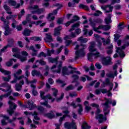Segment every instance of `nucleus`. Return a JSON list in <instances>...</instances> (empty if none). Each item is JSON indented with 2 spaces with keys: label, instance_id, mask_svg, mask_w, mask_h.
<instances>
[{
  "label": "nucleus",
  "instance_id": "f257e3e1",
  "mask_svg": "<svg viewBox=\"0 0 129 129\" xmlns=\"http://www.w3.org/2000/svg\"><path fill=\"white\" fill-rule=\"evenodd\" d=\"M78 41L81 43V45L77 44L75 50H77L75 52L76 56L75 59L77 60L80 57H84L85 56V52H84V49L86 48L85 44H82V43H85L88 42V39L87 38H83V37L81 36L78 38Z\"/></svg>",
  "mask_w": 129,
  "mask_h": 129
},
{
  "label": "nucleus",
  "instance_id": "f03ea898",
  "mask_svg": "<svg viewBox=\"0 0 129 129\" xmlns=\"http://www.w3.org/2000/svg\"><path fill=\"white\" fill-rule=\"evenodd\" d=\"M105 101L104 103L102 104V105L103 106L104 114H105V115H106L108 114V113H109L110 111V107L109 105L108 104H111V103H112V102L111 101V100L109 99L105 98Z\"/></svg>",
  "mask_w": 129,
  "mask_h": 129
},
{
  "label": "nucleus",
  "instance_id": "7ed1b4c3",
  "mask_svg": "<svg viewBox=\"0 0 129 129\" xmlns=\"http://www.w3.org/2000/svg\"><path fill=\"white\" fill-rule=\"evenodd\" d=\"M8 104L9 105V109H8L7 111L8 113H9V115H13V114L15 112V110H16V108L18 107V105L16 104L15 103L13 102L11 100H10L8 102Z\"/></svg>",
  "mask_w": 129,
  "mask_h": 129
},
{
  "label": "nucleus",
  "instance_id": "20e7f679",
  "mask_svg": "<svg viewBox=\"0 0 129 129\" xmlns=\"http://www.w3.org/2000/svg\"><path fill=\"white\" fill-rule=\"evenodd\" d=\"M110 29V26L101 24L99 25L98 27H97L96 32H97V33H99V34H100L101 33V31H99L98 30H103V31H108V30H109Z\"/></svg>",
  "mask_w": 129,
  "mask_h": 129
},
{
  "label": "nucleus",
  "instance_id": "39448f33",
  "mask_svg": "<svg viewBox=\"0 0 129 129\" xmlns=\"http://www.w3.org/2000/svg\"><path fill=\"white\" fill-rule=\"evenodd\" d=\"M124 49H125V45H123L121 47H116V53H118L120 57L122 58L125 56V54H124V52H123V50H124Z\"/></svg>",
  "mask_w": 129,
  "mask_h": 129
},
{
  "label": "nucleus",
  "instance_id": "423d86ee",
  "mask_svg": "<svg viewBox=\"0 0 129 129\" xmlns=\"http://www.w3.org/2000/svg\"><path fill=\"white\" fill-rule=\"evenodd\" d=\"M8 42V44L1 50V52H5V50L7 49L9 47H14V45H15V40L14 39L9 38Z\"/></svg>",
  "mask_w": 129,
  "mask_h": 129
},
{
  "label": "nucleus",
  "instance_id": "0eeeda50",
  "mask_svg": "<svg viewBox=\"0 0 129 129\" xmlns=\"http://www.w3.org/2000/svg\"><path fill=\"white\" fill-rule=\"evenodd\" d=\"M59 10V8H58L57 10H54L53 11L52 13H49L48 15V16L47 17V19L48 21L49 22H51V21H54L55 20V17L52 16H56L57 14H58V10Z\"/></svg>",
  "mask_w": 129,
  "mask_h": 129
},
{
  "label": "nucleus",
  "instance_id": "6e6552de",
  "mask_svg": "<svg viewBox=\"0 0 129 129\" xmlns=\"http://www.w3.org/2000/svg\"><path fill=\"white\" fill-rule=\"evenodd\" d=\"M27 104V105H24V107L29 108L30 110H33L37 107V106L35 104H34V102L33 101H28Z\"/></svg>",
  "mask_w": 129,
  "mask_h": 129
},
{
  "label": "nucleus",
  "instance_id": "1a4fd4ad",
  "mask_svg": "<svg viewBox=\"0 0 129 129\" xmlns=\"http://www.w3.org/2000/svg\"><path fill=\"white\" fill-rule=\"evenodd\" d=\"M102 10L105 11L106 13H111L112 10H113V6H111V5H106V6H102L101 7Z\"/></svg>",
  "mask_w": 129,
  "mask_h": 129
},
{
  "label": "nucleus",
  "instance_id": "9d476101",
  "mask_svg": "<svg viewBox=\"0 0 129 129\" xmlns=\"http://www.w3.org/2000/svg\"><path fill=\"white\" fill-rule=\"evenodd\" d=\"M102 63L103 65H110L111 62V58L110 57H104L102 59Z\"/></svg>",
  "mask_w": 129,
  "mask_h": 129
},
{
  "label": "nucleus",
  "instance_id": "9b49d317",
  "mask_svg": "<svg viewBox=\"0 0 129 129\" xmlns=\"http://www.w3.org/2000/svg\"><path fill=\"white\" fill-rule=\"evenodd\" d=\"M4 28L5 30L4 32V35L5 36H8V35L11 34L12 32V29L10 28V24H7L6 25H4Z\"/></svg>",
  "mask_w": 129,
  "mask_h": 129
},
{
  "label": "nucleus",
  "instance_id": "f8f14e48",
  "mask_svg": "<svg viewBox=\"0 0 129 129\" xmlns=\"http://www.w3.org/2000/svg\"><path fill=\"white\" fill-rule=\"evenodd\" d=\"M89 50L91 53H93V52L97 51V49L95 48V42H94V41L90 42Z\"/></svg>",
  "mask_w": 129,
  "mask_h": 129
},
{
  "label": "nucleus",
  "instance_id": "ddd939ff",
  "mask_svg": "<svg viewBox=\"0 0 129 129\" xmlns=\"http://www.w3.org/2000/svg\"><path fill=\"white\" fill-rule=\"evenodd\" d=\"M95 119H97L99 123H102L104 120H106V119H105L103 117V115L102 114H99L96 115Z\"/></svg>",
  "mask_w": 129,
  "mask_h": 129
},
{
  "label": "nucleus",
  "instance_id": "4468645a",
  "mask_svg": "<svg viewBox=\"0 0 129 129\" xmlns=\"http://www.w3.org/2000/svg\"><path fill=\"white\" fill-rule=\"evenodd\" d=\"M31 74L32 76H38V77H40L41 79L44 80V76H43V75L41 74V73L38 71L36 70H33L32 71Z\"/></svg>",
  "mask_w": 129,
  "mask_h": 129
},
{
  "label": "nucleus",
  "instance_id": "2eb2a0df",
  "mask_svg": "<svg viewBox=\"0 0 129 129\" xmlns=\"http://www.w3.org/2000/svg\"><path fill=\"white\" fill-rule=\"evenodd\" d=\"M13 56L16 58H18V59H20L21 62H25V61H27V56H24L20 55V54H13Z\"/></svg>",
  "mask_w": 129,
  "mask_h": 129
},
{
  "label": "nucleus",
  "instance_id": "dca6fc26",
  "mask_svg": "<svg viewBox=\"0 0 129 129\" xmlns=\"http://www.w3.org/2000/svg\"><path fill=\"white\" fill-rule=\"evenodd\" d=\"M44 41L48 43L53 42V37H52V35H51L50 33L46 34V37L44 38Z\"/></svg>",
  "mask_w": 129,
  "mask_h": 129
},
{
  "label": "nucleus",
  "instance_id": "f3484780",
  "mask_svg": "<svg viewBox=\"0 0 129 129\" xmlns=\"http://www.w3.org/2000/svg\"><path fill=\"white\" fill-rule=\"evenodd\" d=\"M76 37V33L75 32H71L69 35H67L64 38V40H70Z\"/></svg>",
  "mask_w": 129,
  "mask_h": 129
},
{
  "label": "nucleus",
  "instance_id": "a211bd4d",
  "mask_svg": "<svg viewBox=\"0 0 129 129\" xmlns=\"http://www.w3.org/2000/svg\"><path fill=\"white\" fill-rule=\"evenodd\" d=\"M62 30V26H58L56 27L54 30V36H59L60 35V31Z\"/></svg>",
  "mask_w": 129,
  "mask_h": 129
},
{
  "label": "nucleus",
  "instance_id": "6ab92c4d",
  "mask_svg": "<svg viewBox=\"0 0 129 129\" xmlns=\"http://www.w3.org/2000/svg\"><path fill=\"white\" fill-rule=\"evenodd\" d=\"M4 8L6 11L7 14H8V15H12L13 14V12H12L11 8H10V7H9V6H8L7 5H5L4 6Z\"/></svg>",
  "mask_w": 129,
  "mask_h": 129
},
{
  "label": "nucleus",
  "instance_id": "aec40b11",
  "mask_svg": "<svg viewBox=\"0 0 129 129\" xmlns=\"http://www.w3.org/2000/svg\"><path fill=\"white\" fill-rule=\"evenodd\" d=\"M89 22H90V25L91 26V27L93 28V30H94V31L95 32H96V29L97 28V27H95V26H96V22H94L92 21V19L90 18L89 20Z\"/></svg>",
  "mask_w": 129,
  "mask_h": 129
},
{
  "label": "nucleus",
  "instance_id": "412c9836",
  "mask_svg": "<svg viewBox=\"0 0 129 129\" xmlns=\"http://www.w3.org/2000/svg\"><path fill=\"white\" fill-rule=\"evenodd\" d=\"M62 73L63 76H65V75H70L69 70H68V68H67L66 67H64L63 68H62Z\"/></svg>",
  "mask_w": 129,
  "mask_h": 129
},
{
  "label": "nucleus",
  "instance_id": "4be33fe9",
  "mask_svg": "<svg viewBox=\"0 0 129 129\" xmlns=\"http://www.w3.org/2000/svg\"><path fill=\"white\" fill-rule=\"evenodd\" d=\"M45 115L46 117L50 118V119H52V118H54V117H55V113H54V112L52 111L49 113L45 114Z\"/></svg>",
  "mask_w": 129,
  "mask_h": 129
},
{
  "label": "nucleus",
  "instance_id": "5701e85b",
  "mask_svg": "<svg viewBox=\"0 0 129 129\" xmlns=\"http://www.w3.org/2000/svg\"><path fill=\"white\" fill-rule=\"evenodd\" d=\"M80 26V22H78L76 24H74L72 26V28L71 29L69 30V32H72V31H74L75 30V28H78Z\"/></svg>",
  "mask_w": 129,
  "mask_h": 129
},
{
  "label": "nucleus",
  "instance_id": "b1692460",
  "mask_svg": "<svg viewBox=\"0 0 129 129\" xmlns=\"http://www.w3.org/2000/svg\"><path fill=\"white\" fill-rule=\"evenodd\" d=\"M31 33H32V30L28 29H25L23 32L22 34L24 35V36H29L31 35Z\"/></svg>",
  "mask_w": 129,
  "mask_h": 129
},
{
  "label": "nucleus",
  "instance_id": "393cba45",
  "mask_svg": "<svg viewBox=\"0 0 129 129\" xmlns=\"http://www.w3.org/2000/svg\"><path fill=\"white\" fill-rule=\"evenodd\" d=\"M63 62L62 61H59L58 62V65L57 66V69L54 71V72H56L57 73H60L61 72V68H62V64Z\"/></svg>",
  "mask_w": 129,
  "mask_h": 129
},
{
  "label": "nucleus",
  "instance_id": "a878e982",
  "mask_svg": "<svg viewBox=\"0 0 129 129\" xmlns=\"http://www.w3.org/2000/svg\"><path fill=\"white\" fill-rule=\"evenodd\" d=\"M58 59H59V57H56L54 58H53L52 57L48 58V60L49 62H50V63H57Z\"/></svg>",
  "mask_w": 129,
  "mask_h": 129
},
{
  "label": "nucleus",
  "instance_id": "bb28decb",
  "mask_svg": "<svg viewBox=\"0 0 129 129\" xmlns=\"http://www.w3.org/2000/svg\"><path fill=\"white\" fill-rule=\"evenodd\" d=\"M24 78H25L26 81V83L27 84H34L35 83H37V79H34L32 81H29V80L28 79V78L25 77Z\"/></svg>",
  "mask_w": 129,
  "mask_h": 129
},
{
  "label": "nucleus",
  "instance_id": "cd10ccee",
  "mask_svg": "<svg viewBox=\"0 0 129 129\" xmlns=\"http://www.w3.org/2000/svg\"><path fill=\"white\" fill-rule=\"evenodd\" d=\"M30 40H32V41H35V42H41V41H42L41 37L38 36L31 37L30 38Z\"/></svg>",
  "mask_w": 129,
  "mask_h": 129
},
{
  "label": "nucleus",
  "instance_id": "c85d7f7f",
  "mask_svg": "<svg viewBox=\"0 0 129 129\" xmlns=\"http://www.w3.org/2000/svg\"><path fill=\"white\" fill-rule=\"evenodd\" d=\"M1 87H6L7 89L10 90L11 88H12V86L8 84V83H2L0 85Z\"/></svg>",
  "mask_w": 129,
  "mask_h": 129
},
{
  "label": "nucleus",
  "instance_id": "c756f323",
  "mask_svg": "<svg viewBox=\"0 0 129 129\" xmlns=\"http://www.w3.org/2000/svg\"><path fill=\"white\" fill-rule=\"evenodd\" d=\"M105 21L107 25H108V24H110V23H111V15H108V17L105 18Z\"/></svg>",
  "mask_w": 129,
  "mask_h": 129
},
{
  "label": "nucleus",
  "instance_id": "7c9ffc66",
  "mask_svg": "<svg viewBox=\"0 0 129 129\" xmlns=\"http://www.w3.org/2000/svg\"><path fill=\"white\" fill-rule=\"evenodd\" d=\"M40 104L41 105H44V106H46L47 108H51V105L49 104L48 100L45 101L44 102H41Z\"/></svg>",
  "mask_w": 129,
  "mask_h": 129
},
{
  "label": "nucleus",
  "instance_id": "2f4dec72",
  "mask_svg": "<svg viewBox=\"0 0 129 129\" xmlns=\"http://www.w3.org/2000/svg\"><path fill=\"white\" fill-rule=\"evenodd\" d=\"M9 15H10L7 16L6 17V20H7V21L12 20V19H13V20H15V19H16L17 18V15H13L12 14H9Z\"/></svg>",
  "mask_w": 129,
  "mask_h": 129
},
{
  "label": "nucleus",
  "instance_id": "473e14b6",
  "mask_svg": "<svg viewBox=\"0 0 129 129\" xmlns=\"http://www.w3.org/2000/svg\"><path fill=\"white\" fill-rule=\"evenodd\" d=\"M15 79L14 80V81H12L11 82V83H16L17 81L18 80H21V79H23V78H25V76H21L17 78H15Z\"/></svg>",
  "mask_w": 129,
  "mask_h": 129
},
{
  "label": "nucleus",
  "instance_id": "72a5a7b5",
  "mask_svg": "<svg viewBox=\"0 0 129 129\" xmlns=\"http://www.w3.org/2000/svg\"><path fill=\"white\" fill-rule=\"evenodd\" d=\"M106 75L107 77H109L110 78H114V76H117L114 74V70H113L112 72H110L109 74H107Z\"/></svg>",
  "mask_w": 129,
  "mask_h": 129
},
{
  "label": "nucleus",
  "instance_id": "f704fd0d",
  "mask_svg": "<svg viewBox=\"0 0 129 129\" xmlns=\"http://www.w3.org/2000/svg\"><path fill=\"white\" fill-rule=\"evenodd\" d=\"M23 73V71L21 69H19L17 72L14 74L15 78H18L19 77V75H21L22 73Z\"/></svg>",
  "mask_w": 129,
  "mask_h": 129
},
{
  "label": "nucleus",
  "instance_id": "c9c22d12",
  "mask_svg": "<svg viewBox=\"0 0 129 129\" xmlns=\"http://www.w3.org/2000/svg\"><path fill=\"white\" fill-rule=\"evenodd\" d=\"M91 126L88 125L87 122H84L82 125V128L83 129H89Z\"/></svg>",
  "mask_w": 129,
  "mask_h": 129
},
{
  "label": "nucleus",
  "instance_id": "e433bc0d",
  "mask_svg": "<svg viewBox=\"0 0 129 129\" xmlns=\"http://www.w3.org/2000/svg\"><path fill=\"white\" fill-rule=\"evenodd\" d=\"M0 71L2 73H4L5 75H10L12 73L10 71H8L7 70H5L4 69L0 68Z\"/></svg>",
  "mask_w": 129,
  "mask_h": 129
},
{
  "label": "nucleus",
  "instance_id": "4c0bfd02",
  "mask_svg": "<svg viewBox=\"0 0 129 129\" xmlns=\"http://www.w3.org/2000/svg\"><path fill=\"white\" fill-rule=\"evenodd\" d=\"M39 62V64H40V65H42L43 66L46 65V64H47V62H46V61H44L43 60V59H40V60H37L36 61L35 63H38Z\"/></svg>",
  "mask_w": 129,
  "mask_h": 129
},
{
  "label": "nucleus",
  "instance_id": "58836bf2",
  "mask_svg": "<svg viewBox=\"0 0 129 129\" xmlns=\"http://www.w3.org/2000/svg\"><path fill=\"white\" fill-rule=\"evenodd\" d=\"M79 8L80 9H84V10H86V11H89V8H88L86 5H84L83 4H80Z\"/></svg>",
  "mask_w": 129,
  "mask_h": 129
},
{
  "label": "nucleus",
  "instance_id": "ea45409f",
  "mask_svg": "<svg viewBox=\"0 0 129 129\" xmlns=\"http://www.w3.org/2000/svg\"><path fill=\"white\" fill-rule=\"evenodd\" d=\"M75 88V87H74V86L72 85H70L66 88L65 90L66 91H69L70 90H73V89H74Z\"/></svg>",
  "mask_w": 129,
  "mask_h": 129
},
{
  "label": "nucleus",
  "instance_id": "a19ab883",
  "mask_svg": "<svg viewBox=\"0 0 129 129\" xmlns=\"http://www.w3.org/2000/svg\"><path fill=\"white\" fill-rule=\"evenodd\" d=\"M22 86L20 84H16L15 85V89L17 91H21Z\"/></svg>",
  "mask_w": 129,
  "mask_h": 129
},
{
  "label": "nucleus",
  "instance_id": "79ce46f5",
  "mask_svg": "<svg viewBox=\"0 0 129 129\" xmlns=\"http://www.w3.org/2000/svg\"><path fill=\"white\" fill-rule=\"evenodd\" d=\"M100 15H102V12L100 11L97 10L92 15L94 17H99Z\"/></svg>",
  "mask_w": 129,
  "mask_h": 129
},
{
  "label": "nucleus",
  "instance_id": "37998d69",
  "mask_svg": "<svg viewBox=\"0 0 129 129\" xmlns=\"http://www.w3.org/2000/svg\"><path fill=\"white\" fill-rule=\"evenodd\" d=\"M87 56H88V60H89V61H92V60H93L94 55L92 52L88 53Z\"/></svg>",
  "mask_w": 129,
  "mask_h": 129
},
{
  "label": "nucleus",
  "instance_id": "c03bdc74",
  "mask_svg": "<svg viewBox=\"0 0 129 129\" xmlns=\"http://www.w3.org/2000/svg\"><path fill=\"white\" fill-rule=\"evenodd\" d=\"M1 21L4 22V26H6V25H9V24H10V22L7 20L4 17L1 18Z\"/></svg>",
  "mask_w": 129,
  "mask_h": 129
},
{
  "label": "nucleus",
  "instance_id": "a18cd8bd",
  "mask_svg": "<svg viewBox=\"0 0 129 129\" xmlns=\"http://www.w3.org/2000/svg\"><path fill=\"white\" fill-rule=\"evenodd\" d=\"M80 18L78 16H74L73 19L71 20L72 23H75V22H77V21H79Z\"/></svg>",
  "mask_w": 129,
  "mask_h": 129
},
{
  "label": "nucleus",
  "instance_id": "49530a36",
  "mask_svg": "<svg viewBox=\"0 0 129 129\" xmlns=\"http://www.w3.org/2000/svg\"><path fill=\"white\" fill-rule=\"evenodd\" d=\"M40 93L41 99H43V100H46V96H45V92H44L43 91H40Z\"/></svg>",
  "mask_w": 129,
  "mask_h": 129
},
{
  "label": "nucleus",
  "instance_id": "de8ad7c7",
  "mask_svg": "<svg viewBox=\"0 0 129 129\" xmlns=\"http://www.w3.org/2000/svg\"><path fill=\"white\" fill-rule=\"evenodd\" d=\"M51 90L53 91V96H54V97H56L57 96V95H58V90H57L55 88H53L51 89Z\"/></svg>",
  "mask_w": 129,
  "mask_h": 129
},
{
  "label": "nucleus",
  "instance_id": "09e8293b",
  "mask_svg": "<svg viewBox=\"0 0 129 129\" xmlns=\"http://www.w3.org/2000/svg\"><path fill=\"white\" fill-rule=\"evenodd\" d=\"M8 4H9L10 6H13V7H15V6L17 5V2L14 0H9L8 1Z\"/></svg>",
  "mask_w": 129,
  "mask_h": 129
},
{
  "label": "nucleus",
  "instance_id": "8fccbe9b",
  "mask_svg": "<svg viewBox=\"0 0 129 129\" xmlns=\"http://www.w3.org/2000/svg\"><path fill=\"white\" fill-rule=\"evenodd\" d=\"M37 109L40 113H44V111H45V108L42 106H38Z\"/></svg>",
  "mask_w": 129,
  "mask_h": 129
},
{
  "label": "nucleus",
  "instance_id": "3c124183",
  "mask_svg": "<svg viewBox=\"0 0 129 129\" xmlns=\"http://www.w3.org/2000/svg\"><path fill=\"white\" fill-rule=\"evenodd\" d=\"M56 82L59 84H62L61 87H64L66 85V83H64V82L60 79L56 80Z\"/></svg>",
  "mask_w": 129,
  "mask_h": 129
},
{
  "label": "nucleus",
  "instance_id": "603ef678",
  "mask_svg": "<svg viewBox=\"0 0 129 129\" xmlns=\"http://www.w3.org/2000/svg\"><path fill=\"white\" fill-rule=\"evenodd\" d=\"M78 106L79 107V109H78V113L79 114H81V112L83 111V107H82V105L81 104H79L78 105Z\"/></svg>",
  "mask_w": 129,
  "mask_h": 129
},
{
  "label": "nucleus",
  "instance_id": "864d4df0",
  "mask_svg": "<svg viewBox=\"0 0 129 129\" xmlns=\"http://www.w3.org/2000/svg\"><path fill=\"white\" fill-rule=\"evenodd\" d=\"M102 40H103V45H104V46H105V45H108V44L110 43V40H109V39H107L106 41L104 40V38H102Z\"/></svg>",
  "mask_w": 129,
  "mask_h": 129
},
{
  "label": "nucleus",
  "instance_id": "5fc2aeb1",
  "mask_svg": "<svg viewBox=\"0 0 129 129\" xmlns=\"http://www.w3.org/2000/svg\"><path fill=\"white\" fill-rule=\"evenodd\" d=\"M17 24H18V22H17L16 20L15 19L12 20V28H13L14 29H15V28H16V26H17Z\"/></svg>",
  "mask_w": 129,
  "mask_h": 129
},
{
  "label": "nucleus",
  "instance_id": "6e6d98bb",
  "mask_svg": "<svg viewBox=\"0 0 129 129\" xmlns=\"http://www.w3.org/2000/svg\"><path fill=\"white\" fill-rule=\"evenodd\" d=\"M13 64H14V62L11 59L6 63V65L7 67H11V66H13Z\"/></svg>",
  "mask_w": 129,
  "mask_h": 129
},
{
  "label": "nucleus",
  "instance_id": "4d7b16f0",
  "mask_svg": "<svg viewBox=\"0 0 129 129\" xmlns=\"http://www.w3.org/2000/svg\"><path fill=\"white\" fill-rule=\"evenodd\" d=\"M45 12V9L41 8V9H38L37 10V14L38 15H40L41 14H43V13Z\"/></svg>",
  "mask_w": 129,
  "mask_h": 129
},
{
  "label": "nucleus",
  "instance_id": "13d9d810",
  "mask_svg": "<svg viewBox=\"0 0 129 129\" xmlns=\"http://www.w3.org/2000/svg\"><path fill=\"white\" fill-rule=\"evenodd\" d=\"M12 51L14 53H16L15 54H20V50L18 48H13Z\"/></svg>",
  "mask_w": 129,
  "mask_h": 129
},
{
  "label": "nucleus",
  "instance_id": "bf43d9fd",
  "mask_svg": "<svg viewBox=\"0 0 129 129\" xmlns=\"http://www.w3.org/2000/svg\"><path fill=\"white\" fill-rule=\"evenodd\" d=\"M2 78L4 80V81H6L7 82H9V81H10V79H11V75H9L8 78L3 77Z\"/></svg>",
  "mask_w": 129,
  "mask_h": 129
},
{
  "label": "nucleus",
  "instance_id": "052dcab7",
  "mask_svg": "<svg viewBox=\"0 0 129 129\" xmlns=\"http://www.w3.org/2000/svg\"><path fill=\"white\" fill-rule=\"evenodd\" d=\"M114 40L115 42H116V41H117L118 39H119V38H120V35L116 33L114 35Z\"/></svg>",
  "mask_w": 129,
  "mask_h": 129
},
{
  "label": "nucleus",
  "instance_id": "680f3d73",
  "mask_svg": "<svg viewBox=\"0 0 129 129\" xmlns=\"http://www.w3.org/2000/svg\"><path fill=\"white\" fill-rule=\"evenodd\" d=\"M69 95L71 97H75L77 96L78 94L77 93H76V92H73L72 93H70Z\"/></svg>",
  "mask_w": 129,
  "mask_h": 129
},
{
  "label": "nucleus",
  "instance_id": "e2e57ef3",
  "mask_svg": "<svg viewBox=\"0 0 129 129\" xmlns=\"http://www.w3.org/2000/svg\"><path fill=\"white\" fill-rule=\"evenodd\" d=\"M95 23L97 24H101L102 23V20L100 18H97L94 20Z\"/></svg>",
  "mask_w": 129,
  "mask_h": 129
},
{
  "label": "nucleus",
  "instance_id": "0e129e2a",
  "mask_svg": "<svg viewBox=\"0 0 129 129\" xmlns=\"http://www.w3.org/2000/svg\"><path fill=\"white\" fill-rule=\"evenodd\" d=\"M32 16L31 14H27L26 16V21L27 22H31V17Z\"/></svg>",
  "mask_w": 129,
  "mask_h": 129
},
{
  "label": "nucleus",
  "instance_id": "69168bd1",
  "mask_svg": "<svg viewBox=\"0 0 129 129\" xmlns=\"http://www.w3.org/2000/svg\"><path fill=\"white\" fill-rule=\"evenodd\" d=\"M63 97H64V93H62L61 94V95L59 98H56V101L57 102H59V101H60V100H62V99H63Z\"/></svg>",
  "mask_w": 129,
  "mask_h": 129
},
{
  "label": "nucleus",
  "instance_id": "338daca9",
  "mask_svg": "<svg viewBox=\"0 0 129 129\" xmlns=\"http://www.w3.org/2000/svg\"><path fill=\"white\" fill-rule=\"evenodd\" d=\"M100 53L98 51H96L95 53H93L95 58H98V57H100Z\"/></svg>",
  "mask_w": 129,
  "mask_h": 129
},
{
  "label": "nucleus",
  "instance_id": "774afa93",
  "mask_svg": "<svg viewBox=\"0 0 129 129\" xmlns=\"http://www.w3.org/2000/svg\"><path fill=\"white\" fill-rule=\"evenodd\" d=\"M72 43V40H68V39L66 40V46H69Z\"/></svg>",
  "mask_w": 129,
  "mask_h": 129
}]
</instances>
